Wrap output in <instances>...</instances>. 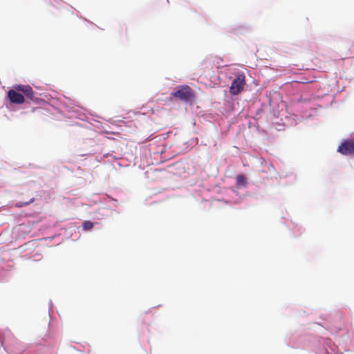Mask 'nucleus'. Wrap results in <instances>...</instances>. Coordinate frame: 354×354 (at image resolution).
<instances>
[{"instance_id": "obj_1", "label": "nucleus", "mask_w": 354, "mask_h": 354, "mask_svg": "<svg viewBox=\"0 0 354 354\" xmlns=\"http://www.w3.org/2000/svg\"><path fill=\"white\" fill-rule=\"evenodd\" d=\"M171 95L181 101L188 102L194 97L193 90L189 86H181L173 91Z\"/></svg>"}, {"instance_id": "obj_2", "label": "nucleus", "mask_w": 354, "mask_h": 354, "mask_svg": "<svg viewBox=\"0 0 354 354\" xmlns=\"http://www.w3.org/2000/svg\"><path fill=\"white\" fill-rule=\"evenodd\" d=\"M245 77L243 73L236 75V78L232 81L230 88L231 94L236 95L241 93L245 83Z\"/></svg>"}, {"instance_id": "obj_3", "label": "nucleus", "mask_w": 354, "mask_h": 354, "mask_svg": "<svg viewBox=\"0 0 354 354\" xmlns=\"http://www.w3.org/2000/svg\"><path fill=\"white\" fill-rule=\"evenodd\" d=\"M337 151L345 156L354 155V138L347 139L342 142Z\"/></svg>"}, {"instance_id": "obj_4", "label": "nucleus", "mask_w": 354, "mask_h": 354, "mask_svg": "<svg viewBox=\"0 0 354 354\" xmlns=\"http://www.w3.org/2000/svg\"><path fill=\"white\" fill-rule=\"evenodd\" d=\"M15 89L22 92L28 98L32 101H36L37 97H35V93L32 87L29 85H16L14 86Z\"/></svg>"}, {"instance_id": "obj_5", "label": "nucleus", "mask_w": 354, "mask_h": 354, "mask_svg": "<svg viewBox=\"0 0 354 354\" xmlns=\"http://www.w3.org/2000/svg\"><path fill=\"white\" fill-rule=\"evenodd\" d=\"M9 100L14 104H21L24 102V97L22 94L16 91L15 89H10L8 92Z\"/></svg>"}, {"instance_id": "obj_6", "label": "nucleus", "mask_w": 354, "mask_h": 354, "mask_svg": "<svg viewBox=\"0 0 354 354\" xmlns=\"http://www.w3.org/2000/svg\"><path fill=\"white\" fill-rule=\"evenodd\" d=\"M236 180L238 186H245L246 183L245 178L243 175H238L236 177Z\"/></svg>"}, {"instance_id": "obj_7", "label": "nucleus", "mask_w": 354, "mask_h": 354, "mask_svg": "<svg viewBox=\"0 0 354 354\" xmlns=\"http://www.w3.org/2000/svg\"><path fill=\"white\" fill-rule=\"evenodd\" d=\"M35 201L34 198H31L28 201L26 202H18L16 203L15 206L17 207H22L24 206L28 205L29 204L33 203Z\"/></svg>"}, {"instance_id": "obj_8", "label": "nucleus", "mask_w": 354, "mask_h": 354, "mask_svg": "<svg viewBox=\"0 0 354 354\" xmlns=\"http://www.w3.org/2000/svg\"><path fill=\"white\" fill-rule=\"evenodd\" d=\"M82 226H83L84 229L88 230H91L93 228V223L89 221H86L82 223Z\"/></svg>"}]
</instances>
